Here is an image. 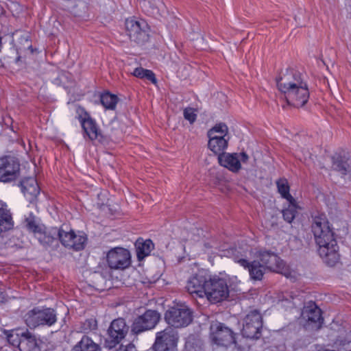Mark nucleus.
Returning a JSON list of instances; mask_svg holds the SVG:
<instances>
[{"label":"nucleus","mask_w":351,"mask_h":351,"mask_svg":"<svg viewBox=\"0 0 351 351\" xmlns=\"http://www.w3.org/2000/svg\"><path fill=\"white\" fill-rule=\"evenodd\" d=\"M116 351H136L133 344L129 343L126 346L121 345Z\"/></svg>","instance_id":"obj_35"},{"label":"nucleus","mask_w":351,"mask_h":351,"mask_svg":"<svg viewBox=\"0 0 351 351\" xmlns=\"http://www.w3.org/2000/svg\"><path fill=\"white\" fill-rule=\"evenodd\" d=\"M128 331L125 321L117 319L112 321L108 329V337L106 341V346L112 348L123 339Z\"/></svg>","instance_id":"obj_15"},{"label":"nucleus","mask_w":351,"mask_h":351,"mask_svg":"<svg viewBox=\"0 0 351 351\" xmlns=\"http://www.w3.org/2000/svg\"><path fill=\"white\" fill-rule=\"evenodd\" d=\"M229 140L230 137L217 138L215 136L213 138H209L208 148L215 154L223 152L227 149Z\"/></svg>","instance_id":"obj_23"},{"label":"nucleus","mask_w":351,"mask_h":351,"mask_svg":"<svg viewBox=\"0 0 351 351\" xmlns=\"http://www.w3.org/2000/svg\"><path fill=\"white\" fill-rule=\"evenodd\" d=\"M76 117L80 123L86 121L90 117L89 114L85 110V109L81 106H77L75 108Z\"/></svg>","instance_id":"obj_32"},{"label":"nucleus","mask_w":351,"mask_h":351,"mask_svg":"<svg viewBox=\"0 0 351 351\" xmlns=\"http://www.w3.org/2000/svg\"><path fill=\"white\" fill-rule=\"evenodd\" d=\"M19 186H22V182H20L19 183Z\"/></svg>","instance_id":"obj_41"},{"label":"nucleus","mask_w":351,"mask_h":351,"mask_svg":"<svg viewBox=\"0 0 351 351\" xmlns=\"http://www.w3.org/2000/svg\"><path fill=\"white\" fill-rule=\"evenodd\" d=\"M302 317L307 320L308 325L311 326L312 329H318L322 323L321 316V310L318 307L310 306L304 308L302 313Z\"/></svg>","instance_id":"obj_19"},{"label":"nucleus","mask_w":351,"mask_h":351,"mask_svg":"<svg viewBox=\"0 0 351 351\" xmlns=\"http://www.w3.org/2000/svg\"><path fill=\"white\" fill-rule=\"evenodd\" d=\"M27 229L34 234L39 242L43 245H49L52 243L53 238L46 232L43 224L35 217H30L26 219Z\"/></svg>","instance_id":"obj_16"},{"label":"nucleus","mask_w":351,"mask_h":351,"mask_svg":"<svg viewBox=\"0 0 351 351\" xmlns=\"http://www.w3.org/2000/svg\"><path fill=\"white\" fill-rule=\"evenodd\" d=\"M106 261L111 269H124L131 264V255L125 248L114 247L107 253Z\"/></svg>","instance_id":"obj_12"},{"label":"nucleus","mask_w":351,"mask_h":351,"mask_svg":"<svg viewBox=\"0 0 351 351\" xmlns=\"http://www.w3.org/2000/svg\"><path fill=\"white\" fill-rule=\"evenodd\" d=\"M60 240L65 247L75 250L84 249L86 241V237L82 232H75L72 230L66 231L61 230L58 232Z\"/></svg>","instance_id":"obj_13"},{"label":"nucleus","mask_w":351,"mask_h":351,"mask_svg":"<svg viewBox=\"0 0 351 351\" xmlns=\"http://www.w3.org/2000/svg\"><path fill=\"white\" fill-rule=\"evenodd\" d=\"M279 90L287 102L296 108L303 106L309 99V90L302 75L293 70L287 71L277 81Z\"/></svg>","instance_id":"obj_4"},{"label":"nucleus","mask_w":351,"mask_h":351,"mask_svg":"<svg viewBox=\"0 0 351 351\" xmlns=\"http://www.w3.org/2000/svg\"><path fill=\"white\" fill-rule=\"evenodd\" d=\"M300 210L302 206L295 198L293 200H287V205L282 211L284 219L288 223H291Z\"/></svg>","instance_id":"obj_20"},{"label":"nucleus","mask_w":351,"mask_h":351,"mask_svg":"<svg viewBox=\"0 0 351 351\" xmlns=\"http://www.w3.org/2000/svg\"><path fill=\"white\" fill-rule=\"evenodd\" d=\"M167 323L174 328L187 326L192 321V312L184 304L170 307L165 314Z\"/></svg>","instance_id":"obj_6"},{"label":"nucleus","mask_w":351,"mask_h":351,"mask_svg":"<svg viewBox=\"0 0 351 351\" xmlns=\"http://www.w3.org/2000/svg\"><path fill=\"white\" fill-rule=\"evenodd\" d=\"M333 167L348 179L351 178V158L341 162L336 161L333 164Z\"/></svg>","instance_id":"obj_28"},{"label":"nucleus","mask_w":351,"mask_h":351,"mask_svg":"<svg viewBox=\"0 0 351 351\" xmlns=\"http://www.w3.org/2000/svg\"><path fill=\"white\" fill-rule=\"evenodd\" d=\"M5 301V295L0 288V304Z\"/></svg>","instance_id":"obj_38"},{"label":"nucleus","mask_w":351,"mask_h":351,"mask_svg":"<svg viewBox=\"0 0 351 351\" xmlns=\"http://www.w3.org/2000/svg\"><path fill=\"white\" fill-rule=\"evenodd\" d=\"M216 136L217 138L230 137L228 126L223 123H217L208 132V138H213Z\"/></svg>","instance_id":"obj_25"},{"label":"nucleus","mask_w":351,"mask_h":351,"mask_svg":"<svg viewBox=\"0 0 351 351\" xmlns=\"http://www.w3.org/2000/svg\"><path fill=\"white\" fill-rule=\"evenodd\" d=\"M23 341L25 340L27 345L30 349H35L37 348V342L34 337L32 336L29 333H23Z\"/></svg>","instance_id":"obj_34"},{"label":"nucleus","mask_w":351,"mask_h":351,"mask_svg":"<svg viewBox=\"0 0 351 351\" xmlns=\"http://www.w3.org/2000/svg\"><path fill=\"white\" fill-rule=\"evenodd\" d=\"M143 3L147 12L152 14H159L165 8V5L160 0H145Z\"/></svg>","instance_id":"obj_27"},{"label":"nucleus","mask_w":351,"mask_h":351,"mask_svg":"<svg viewBox=\"0 0 351 351\" xmlns=\"http://www.w3.org/2000/svg\"><path fill=\"white\" fill-rule=\"evenodd\" d=\"M132 75L136 77H139L141 79H143V78L147 79L148 80L151 81L154 84L156 83V79L155 77V75L150 70L145 69L142 67H137L134 70Z\"/></svg>","instance_id":"obj_30"},{"label":"nucleus","mask_w":351,"mask_h":351,"mask_svg":"<svg viewBox=\"0 0 351 351\" xmlns=\"http://www.w3.org/2000/svg\"><path fill=\"white\" fill-rule=\"evenodd\" d=\"M278 193L281 197L287 200H293L294 197L290 194V186L286 178H280L276 181Z\"/></svg>","instance_id":"obj_26"},{"label":"nucleus","mask_w":351,"mask_h":351,"mask_svg":"<svg viewBox=\"0 0 351 351\" xmlns=\"http://www.w3.org/2000/svg\"><path fill=\"white\" fill-rule=\"evenodd\" d=\"M261 327V315L257 311H252L245 318L242 334L247 338L257 339Z\"/></svg>","instance_id":"obj_14"},{"label":"nucleus","mask_w":351,"mask_h":351,"mask_svg":"<svg viewBox=\"0 0 351 351\" xmlns=\"http://www.w3.org/2000/svg\"><path fill=\"white\" fill-rule=\"evenodd\" d=\"M218 160L221 167L232 173H238L241 169L247 170L252 165L250 157L244 152H223L219 155Z\"/></svg>","instance_id":"obj_5"},{"label":"nucleus","mask_w":351,"mask_h":351,"mask_svg":"<svg viewBox=\"0 0 351 351\" xmlns=\"http://www.w3.org/2000/svg\"><path fill=\"white\" fill-rule=\"evenodd\" d=\"M350 343V340H345V341H342V340H337L336 342H335V344L337 346H346V345H349Z\"/></svg>","instance_id":"obj_37"},{"label":"nucleus","mask_w":351,"mask_h":351,"mask_svg":"<svg viewBox=\"0 0 351 351\" xmlns=\"http://www.w3.org/2000/svg\"><path fill=\"white\" fill-rule=\"evenodd\" d=\"M239 283L237 276L231 277L225 273L208 275L198 271L188 278L186 289L194 297L217 304L226 300L230 291Z\"/></svg>","instance_id":"obj_1"},{"label":"nucleus","mask_w":351,"mask_h":351,"mask_svg":"<svg viewBox=\"0 0 351 351\" xmlns=\"http://www.w3.org/2000/svg\"><path fill=\"white\" fill-rule=\"evenodd\" d=\"M72 351H101V347L90 337L84 336L73 347Z\"/></svg>","instance_id":"obj_22"},{"label":"nucleus","mask_w":351,"mask_h":351,"mask_svg":"<svg viewBox=\"0 0 351 351\" xmlns=\"http://www.w3.org/2000/svg\"><path fill=\"white\" fill-rule=\"evenodd\" d=\"M160 318V315L156 311H146L143 314L135 318L132 326V332L138 334L152 330L156 326Z\"/></svg>","instance_id":"obj_10"},{"label":"nucleus","mask_w":351,"mask_h":351,"mask_svg":"<svg viewBox=\"0 0 351 351\" xmlns=\"http://www.w3.org/2000/svg\"><path fill=\"white\" fill-rule=\"evenodd\" d=\"M178 334L171 327L156 333L154 351H176Z\"/></svg>","instance_id":"obj_9"},{"label":"nucleus","mask_w":351,"mask_h":351,"mask_svg":"<svg viewBox=\"0 0 351 351\" xmlns=\"http://www.w3.org/2000/svg\"><path fill=\"white\" fill-rule=\"evenodd\" d=\"M307 155H308V153L306 152V154H302V151H298L295 153V156L300 160H304L306 161L307 159Z\"/></svg>","instance_id":"obj_36"},{"label":"nucleus","mask_w":351,"mask_h":351,"mask_svg":"<svg viewBox=\"0 0 351 351\" xmlns=\"http://www.w3.org/2000/svg\"><path fill=\"white\" fill-rule=\"evenodd\" d=\"M7 340L10 344L19 348L22 341V334L18 330H12L6 332Z\"/></svg>","instance_id":"obj_31"},{"label":"nucleus","mask_w":351,"mask_h":351,"mask_svg":"<svg viewBox=\"0 0 351 351\" xmlns=\"http://www.w3.org/2000/svg\"><path fill=\"white\" fill-rule=\"evenodd\" d=\"M25 321L30 328L43 325L50 326L56 322V315L51 308H36L26 314Z\"/></svg>","instance_id":"obj_7"},{"label":"nucleus","mask_w":351,"mask_h":351,"mask_svg":"<svg viewBox=\"0 0 351 351\" xmlns=\"http://www.w3.org/2000/svg\"><path fill=\"white\" fill-rule=\"evenodd\" d=\"M40 187L34 178H29L23 180V196L32 207L36 206Z\"/></svg>","instance_id":"obj_18"},{"label":"nucleus","mask_w":351,"mask_h":351,"mask_svg":"<svg viewBox=\"0 0 351 351\" xmlns=\"http://www.w3.org/2000/svg\"><path fill=\"white\" fill-rule=\"evenodd\" d=\"M101 104L108 110H114L118 102V97L109 93H103L100 97Z\"/></svg>","instance_id":"obj_29"},{"label":"nucleus","mask_w":351,"mask_h":351,"mask_svg":"<svg viewBox=\"0 0 351 351\" xmlns=\"http://www.w3.org/2000/svg\"><path fill=\"white\" fill-rule=\"evenodd\" d=\"M136 255L139 261L149 256L154 249V243L150 239H138L135 243Z\"/></svg>","instance_id":"obj_21"},{"label":"nucleus","mask_w":351,"mask_h":351,"mask_svg":"<svg viewBox=\"0 0 351 351\" xmlns=\"http://www.w3.org/2000/svg\"><path fill=\"white\" fill-rule=\"evenodd\" d=\"M125 27L130 38L136 42L143 40L146 36L147 24L144 20L128 19L125 21Z\"/></svg>","instance_id":"obj_17"},{"label":"nucleus","mask_w":351,"mask_h":351,"mask_svg":"<svg viewBox=\"0 0 351 351\" xmlns=\"http://www.w3.org/2000/svg\"><path fill=\"white\" fill-rule=\"evenodd\" d=\"M311 228L319 256L328 265L334 266L340 259L339 245L326 216H315Z\"/></svg>","instance_id":"obj_3"},{"label":"nucleus","mask_w":351,"mask_h":351,"mask_svg":"<svg viewBox=\"0 0 351 351\" xmlns=\"http://www.w3.org/2000/svg\"><path fill=\"white\" fill-rule=\"evenodd\" d=\"M184 117L189 121L191 123L195 122L197 118L195 110L192 108H186L184 110Z\"/></svg>","instance_id":"obj_33"},{"label":"nucleus","mask_w":351,"mask_h":351,"mask_svg":"<svg viewBox=\"0 0 351 351\" xmlns=\"http://www.w3.org/2000/svg\"><path fill=\"white\" fill-rule=\"evenodd\" d=\"M230 253L234 262L247 269L250 278L261 280L267 271L280 273L291 278L289 267L276 254L266 250H250L247 245L231 249Z\"/></svg>","instance_id":"obj_2"},{"label":"nucleus","mask_w":351,"mask_h":351,"mask_svg":"<svg viewBox=\"0 0 351 351\" xmlns=\"http://www.w3.org/2000/svg\"><path fill=\"white\" fill-rule=\"evenodd\" d=\"M348 47L349 49L351 51V40L348 42Z\"/></svg>","instance_id":"obj_40"},{"label":"nucleus","mask_w":351,"mask_h":351,"mask_svg":"<svg viewBox=\"0 0 351 351\" xmlns=\"http://www.w3.org/2000/svg\"><path fill=\"white\" fill-rule=\"evenodd\" d=\"M19 160L12 156L0 157V182H9L15 180L20 175Z\"/></svg>","instance_id":"obj_8"},{"label":"nucleus","mask_w":351,"mask_h":351,"mask_svg":"<svg viewBox=\"0 0 351 351\" xmlns=\"http://www.w3.org/2000/svg\"><path fill=\"white\" fill-rule=\"evenodd\" d=\"M80 124L85 134L89 139L93 141L97 138L99 135V130L95 121L92 118L86 119V121Z\"/></svg>","instance_id":"obj_24"},{"label":"nucleus","mask_w":351,"mask_h":351,"mask_svg":"<svg viewBox=\"0 0 351 351\" xmlns=\"http://www.w3.org/2000/svg\"><path fill=\"white\" fill-rule=\"evenodd\" d=\"M210 338L213 343L218 346H228L236 343L232 331L220 322L211 324Z\"/></svg>","instance_id":"obj_11"},{"label":"nucleus","mask_w":351,"mask_h":351,"mask_svg":"<svg viewBox=\"0 0 351 351\" xmlns=\"http://www.w3.org/2000/svg\"><path fill=\"white\" fill-rule=\"evenodd\" d=\"M27 51H29L30 53H34V50L30 45H27Z\"/></svg>","instance_id":"obj_39"}]
</instances>
